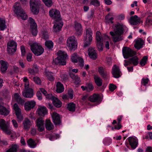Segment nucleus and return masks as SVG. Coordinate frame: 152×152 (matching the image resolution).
<instances>
[{"instance_id": "obj_1", "label": "nucleus", "mask_w": 152, "mask_h": 152, "mask_svg": "<svg viewBox=\"0 0 152 152\" xmlns=\"http://www.w3.org/2000/svg\"><path fill=\"white\" fill-rule=\"evenodd\" d=\"M58 56L53 59L52 64L53 65H64L66 64L65 60L67 55L64 51L59 50L58 52Z\"/></svg>"}, {"instance_id": "obj_2", "label": "nucleus", "mask_w": 152, "mask_h": 152, "mask_svg": "<svg viewBox=\"0 0 152 152\" xmlns=\"http://www.w3.org/2000/svg\"><path fill=\"white\" fill-rule=\"evenodd\" d=\"M13 12L18 17H20L23 20L27 19V16L26 12L21 7L19 3L16 2L13 6Z\"/></svg>"}, {"instance_id": "obj_3", "label": "nucleus", "mask_w": 152, "mask_h": 152, "mask_svg": "<svg viewBox=\"0 0 152 152\" xmlns=\"http://www.w3.org/2000/svg\"><path fill=\"white\" fill-rule=\"evenodd\" d=\"M31 49L33 53L37 56L41 55L43 52L44 49L38 43H34L30 44Z\"/></svg>"}, {"instance_id": "obj_4", "label": "nucleus", "mask_w": 152, "mask_h": 152, "mask_svg": "<svg viewBox=\"0 0 152 152\" xmlns=\"http://www.w3.org/2000/svg\"><path fill=\"white\" fill-rule=\"evenodd\" d=\"M86 36H85V42L84 46L86 47L89 46L91 43L92 40V31L90 28H88L86 29Z\"/></svg>"}, {"instance_id": "obj_5", "label": "nucleus", "mask_w": 152, "mask_h": 152, "mask_svg": "<svg viewBox=\"0 0 152 152\" xmlns=\"http://www.w3.org/2000/svg\"><path fill=\"white\" fill-rule=\"evenodd\" d=\"M124 26L123 23L117 22L116 23L113 24L112 28L113 29V32L116 34H123Z\"/></svg>"}, {"instance_id": "obj_6", "label": "nucleus", "mask_w": 152, "mask_h": 152, "mask_svg": "<svg viewBox=\"0 0 152 152\" xmlns=\"http://www.w3.org/2000/svg\"><path fill=\"white\" fill-rule=\"evenodd\" d=\"M40 1L36 0H30V8L32 12L34 14L39 13V5L40 4Z\"/></svg>"}, {"instance_id": "obj_7", "label": "nucleus", "mask_w": 152, "mask_h": 152, "mask_svg": "<svg viewBox=\"0 0 152 152\" xmlns=\"http://www.w3.org/2000/svg\"><path fill=\"white\" fill-rule=\"evenodd\" d=\"M67 46L70 50H75L77 46V42L73 36L69 37L67 40Z\"/></svg>"}, {"instance_id": "obj_8", "label": "nucleus", "mask_w": 152, "mask_h": 152, "mask_svg": "<svg viewBox=\"0 0 152 152\" xmlns=\"http://www.w3.org/2000/svg\"><path fill=\"white\" fill-rule=\"evenodd\" d=\"M122 53L124 58L127 59L134 56L136 53L130 48L124 47L122 48Z\"/></svg>"}, {"instance_id": "obj_9", "label": "nucleus", "mask_w": 152, "mask_h": 152, "mask_svg": "<svg viewBox=\"0 0 152 152\" xmlns=\"http://www.w3.org/2000/svg\"><path fill=\"white\" fill-rule=\"evenodd\" d=\"M96 46L100 51H102L103 49V41L101 33L97 31L96 33Z\"/></svg>"}, {"instance_id": "obj_10", "label": "nucleus", "mask_w": 152, "mask_h": 152, "mask_svg": "<svg viewBox=\"0 0 152 152\" xmlns=\"http://www.w3.org/2000/svg\"><path fill=\"white\" fill-rule=\"evenodd\" d=\"M9 124L3 119H0V128L6 133L8 135L11 134V132L9 130Z\"/></svg>"}, {"instance_id": "obj_11", "label": "nucleus", "mask_w": 152, "mask_h": 152, "mask_svg": "<svg viewBox=\"0 0 152 152\" xmlns=\"http://www.w3.org/2000/svg\"><path fill=\"white\" fill-rule=\"evenodd\" d=\"M124 62L125 63L124 64V65L125 67L131 64H133L134 66H136L139 63V58L137 56H135L128 60H125Z\"/></svg>"}, {"instance_id": "obj_12", "label": "nucleus", "mask_w": 152, "mask_h": 152, "mask_svg": "<svg viewBox=\"0 0 152 152\" xmlns=\"http://www.w3.org/2000/svg\"><path fill=\"white\" fill-rule=\"evenodd\" d=\"M17 44L13 40H11L7 43V51L10 54L15 52L17 49Z\"/></svg>"}, {"instance_id": "obj_13", "label": "nucleus", "mask_w": 152, "mask_h": 152, "mask_svg": "<svg viewBox=\"0 0 152 152\" xmlns=\"http://www.w3.org/2000/svg\"><path fill=\"white\" fill-rule=\"evenodd\" d=\"M30 23V28L32 34L34 36H36L37 33V25L35 20L31 17L29 19Z\"/></svg>"}, {"instance_id": "obj_14", "label": "nucleus", "mask_w": 152, "mask_h": 152, "mask_svg": "<svg viewBox=\"0 0 152 152\" xmlns=\"http://www.w3.org/2000/svg\"><path fill=\"white\" fill-rule=\"evenodd\" d=\"M72 61L74 63H78L81 66H83L84 65V61L81 57L77 56L76 53H74L71 56Z\"/></svg>"}, {"instance_id": "obj_15", "label": "nucleus", "mask_w": 152, "mask_h": 152, "mask_svg": "<svg viewBox=\"0 0 152 152\" xmlns=\"http://www.w3.org/2000/svg\"><path fill=\"white\" fill-rule=\"evenodd\" d=\"M50 16L56 20V21H58L60 19V12L56 9H52L49 11Z\"/></svg>"}, {"instance_id": "obj_16", "label": "nucleus", "mask_w": 152, "mask_h": 152, "mask_svg": "<svg viewBox=\"0 0 152 152\" xmlns=\"http://www.w3.org/2000/svg\"><path fill=\"white\" fill-rule=\"evenodd\" d=\"M13 109L15 112L17 118L19 121L20 122L23 120V117L21 114V110L17 104L15 103L14 104Z\"/></svg>"}, {"instance_id": "obj_17", "label": "nucleus", "mask_w": 152, "mask_h": 152, "mask_svg": "<svg viewBox=\"0 0 152 152\" xmlns=\"http://www.w3.org/2000/svg\"><path fill=\"white\" fill-rule=\"evenodd\" d=\"M36 125L38 130L40 132H43L45 129L44 121L41 118H38L36 121Z\"/></svg>"}, {"instance_id": "obj_18", "label": "nucleus", "mask_w": 152, "mask_h": 152, "mask_svg": "<svg viewBox=\"0 0 152 152\" xmlns=\"http://www.w3.org/2000/svg\"><path fill=\"white\" fill-rule=\"evenodd\" d=\"M110 34L112 36L113 41L114 42H118L123 39V37L122 36L123 34H116L112 31L110 32Z\"/></svg>"}, {"instance_id": "obj_19", "label": "nucleus", "mask_w": 152, "mask_h": 152, "mask_svg": "<svg viewBox=\"0 0 152 152\" xmlns=\"http://www.w3.org/2000/svg\"><path fill=\"white\" fill-rule=\"evenodd\" d=\"M23 96L26 98H31L34 95L33 89L31 88L24 90L22 93Z\"/></svg>"}, {"instance_id": "obj_20", "label": "nucleus", "mask_w": 152, "mask_h": 152, "mask_svg": "<svg viewBox=\"0 0 152 152\" xmlns=\"http://www.w3.org/2000/svg\"><path fill=\"white\" fill-rule=\"evenodd\" d=\"M112 73L114 77L118 78L121 76V72L118 66L116 65L114 66L112 69Z\"/></svg>"}, {"instance_id": "obj_21", "label": "nucleus", "mask_w": 152, "mask_h": 152, "mask_svg": "<svg viewBox=\"0 0 152 152\" xmlns=\"http://www.w3.org/2000/svg\"><path fill=\"white\" fill-rule=\"evenodd\" d=\"M53 122L55 125H59L61 123V121L59 115L56 112L53 113L52 115Z\"/></svg>"}, {"instance_id": "obj_22", "label": "nucleus", "mask_w": 152, "mask_h": 152, "mask_svg": "<svg viewBox=\"0 0 152 152\" xmlns=\"http://www.w3.org/2000/svg\"><path fill=\"white\" fill-rule=\"evenodd\" d=\"M128 139L132 148L133 149H135L138 144L137 139L136 138L133 137H129Z\"/></svg>"}, {"instance_id": "obj_23", "label": "nucleus", "mask_w": 152, "mask_h": 152, "mask_svg": "<svg viewBox=\"0 0 152 152\" xmlns=\"http://www.w3.org/2000/svg\"><path fill=\"white\" fill-rule=\"evenodd\" d=\"M32 124V122L27 118L24 119L23 123V129L26 131H28Z\"/></svg>"}, {"instance_id": "obj_24", "label": "nucleus", "mask_w": 152, "mask_h": 152, "mask_svg": "<svg viewBox=\"0 0 152 152\" xmlns=\"http://www.w3.org/2000/svg\"><path fill=\"white\" fill-rule=\"evenodd\" d=\"M63 25V22L61 20L56 21L53 27V31L56 32L61 30Z\"/></svg>"}, {"instance_id": "obj_25", "label": "nucleus", "mask_w": 152, "mask_h": 152, "mask_svg": "<svg viewBox=\"0 0 152 152\" xmlns=\"http://www.w3.org/2000/svg\"><path fill=\"white\" fill-rule=\"evenodd\" d=\"M98 72L100 75L105 79L108 78L109 76V73L105 69L102 67H100L99 68Z\"/></svg>"}, {"instance_id": "obj_26", "label": "nucleus", "mask_w": 152, "mask_h": 152, "mask_svg": "<svg viewBox=\"0 0 152 152\" xmlns=\"http://www.w3.org/2000/svg\"><path fill=\"white\" fill-rule=\"evenodd\" d=\"M36 104V102L34 100L28 101L25 104V109L26 111H29L33 108Z\"/></svg>"}, {"instance_id": "obj_27", "label": "nucleus", "mask_w": 152, "mask_h": 152, "mask_svg": "<svg viewBox=\"0 0 152 152\" xmlns=\"http://www.w3.org/2000/svg\"><path fill=\"white\" fill-rule=\"evenodd\" d=\"M88 54L91 58L93 60H95L96 59L97 53L94 48L92 47L89 48L88 51Z\"/></svg>"}, {"instance_id": "obj_28", "label": "nucleus", "mask_w": 152, "mask_h": 152, "mask_svg": "<svg viewBox=\"0 0 152 152\" xmlns=\"http://www.w3.org/2000/svg\"><path fill=\"white\" fill-rule=\"evenodd\" d=\"M89 100L91 102H101L102 101L100 96L98 94H94L90 96L89 98Z\"/></svg>"}, {"instance_id": "obj_29", "label": "nucleus", "mask_w": 152, "mask_h": 152, "mask_svg": "<svg viewBox=\"0 0 152 152\" xmlns=\"http://www.w3.org/2000/svg\"><path fill=\"white\" fill-rule=\"evenodd\" d=\"M140 18L136 15L131 17L129 20L130 24L133 25H136L140 23Z\"/></svg>"}, {"instance_id": "obj_30", "label": "nucleus", "mask_w": 152, "mask_h": 152, "mask_svg": "<svg viewBox=\"0 0 152 152\" xmlns=\"http://www.w3.org/2000/svg\"><path fill=\"white\" fill-rule=\"evenodd\" d=\"M75 28L76 31V33L78 36H80L82 34V27L81 24L79 23L75 22Z\"/></svg>"}, {"instance_id": "obj_31", "label": "nucleus", "mask_w": 152, "mask_h": 152, "mask_svg": "<svg viewBox=\"0 0 152 152\" xmlns=\"http://www.w3.org/2000/svg\"><path fill=\"white\" fill-rule=\"evenodd\" d=\"M143 44V40L141 39H139L136 41L134 46L136 49L139 50L142 47Z\"/></svg>"}, {"instance_id": "obj_32", "label": "nucleus", "mask_w": 152, "mask_h": 152, "mask_svg": "<svg viewBox=\"0 0 152 152\" xmlns=\"http://www.w3.org/2000/svg\"><path fill=\"white\" fill-rule=\"evenodd\" d=\"M47 110L45 107H41L39 108L38 109V113L41 116H43L47 113Z\"/></svg>"}, {"instance_id": "obj_33", "label": "nucleus", "mask_w": 152, "mask_h": 152, "mask_svg": "<svg viewBox=\"0 0 152 152\" xmlns=\"http://www.w3.org/2000/svg\"><path fill=\"white\" fill-rule=\"evenodd\" d=\"M94 77L95 83L96 86L99 87L101 86L102 84V79L98 76L96 75H94Z\"/></svg>"}, {"instance_id": "obj_34", "label": "nucleus", "mask_w": 152, "mask_h": 152, "mask_svg": "<svg viewBox=\"0 0 152 152\" xmlns=\"http://www.w3.org/2000/svg\"><path fill=\"white\" fill-rule=\"evenodd\" d=\"M56 91L58 93H61L63 92L64 90V88L63 85L60 82H58L56 84Z\"/></svg>"}, {"instance_id": "obj_35", "label": "nucleus", "mask_w": 152, "mask_h": 152, "mask_svg": "<svg viewBox=\"0 0 152 152\" xmlns=\"http://www.w3.org/2000/svg\"><path fill=\"white\" fill-rule=\"evenodd\" d=\"M0 63L1 65V69L2 72H4L7 69V62L3 60H1L0 61Z\"/></svg>"}, {"instance_id": "obj_36", "label": "nucleus", "mask_w": 152, "mask_h": 152, "mask_svg": "<svg viewBox=\"0 0 152 152\" xmlns=\"http://www.w3.org/2000/svg\"><path fill=\"white\" fill-rule=\"evenodd\" d=\"M9 113V111L5 107L0 105V114L4 116L7 115Z\"/></svg>"}, {"instance_id": "obj_37", "label": "nucleus", "mask_w": 152, "mask_h": 152, "mask_svg": "<svg viewBox=\"0 0 152 152\" xmlns=\"http://www.w3.org/2000/svg\"><path fill=\"white\" fill-rule=\"evenodd\" d=\"M113 20L114 18L108 14L105 17L104 22L106 24H113L114 23Z\"/></svg>"}, {"instance_id": "obj_38", "label": "nucleus", "mask_w": 152, "mask_h": 152, "mask_svg": "<svg viewBox=\"0 0 152 152\" xmlns=\"http://www.w3.org/2000/svg\"><path fill=\"white\" fill-rule=\"evenodd\" d=\"M18 148V145L16 144H12L6 152H17Z\"/></svg>"}, {"instance_id": "obj_39", "label": "nucleus", "mask_w": 152, "mask_h": 152, "mask_svg": "<svg viewBox=\"0 0 152 152\" xmlns=\"http://www.w3.org/2000/svg\"><path fill=\"white\" fill-rule=\"evenodd\" d=\"M45 127L47 129L50 131L53 129L54 128V126L50 120H46Z\"/></svg>"}, {"instance_id": "obj_40", "label": "nucleus", "mask_w": 152, "mask_h": 152, "mask_svg": "<svg viewBox=\"0 0 152 152\" xmlns=\"http://www.w3.org/2000/svg\"><path fill=\"white\" fill-rule=\"evenodd\" d=\"M53 45V43L51 40L46 41L45 42V46L49 50H52Z\"/></svg>"}, {"instance_id": "obj_41", "label": "nucleus", "mask_w": 152, "mask_h": 152, "mask_svg": "<svg viewBox=\"0 0 152 152\" xmlns=\"http://www.w3.org/2000/svg\"><path fill=\"white\" fill-rule=\"evenodd\" d=\"M53 103L54 105L57 107H60L61 106V102L57 98L55 97L53 99Z\"/></svg>"}, {"instance_id": "obj_42", "label": "nucleus", "mask_w": 152, "mask_h": 152, "mask_svg": "<svg viewBox=\"0 0 152 152\" xmlns=\"http://www.w3.org/2000/svg\"><path fill=\"white\" fill-rule=\"evenodd\" d=\"M76 108V104L73 102H70L68 104L67 108L70 111L73 112L75 111Z\"/></svg>"}, {"instance_id": "obj_43", "label": "nucleus", "mask_w": 152, "mask_h": 152, "mask_svg": "<svg viewBox=\"0 0 152 152\" xmlns=\"http://www.w3.org/2000/svg\"><path fill=\"white\" fill-rule=\"evenodd\" d=\"M70 77L75 80L74 83L76 84H79L80 82V78L77 76L73 74H70Z\"/></svg>"}, {"instance_id": "obj_44", "label": "nucleus", "mask_w": 152, "mask_h": 152, "mask_svg": "<svg viewBox=\"0 0 152 152\" xmlns=\"http://www.w3.org/2000/svg\"><path fill=\"white\" fill-rule=\"evenodd\" d=\"M6 28L5 20L2 18H0V30L3 31Z\"/></svg>"}, {"instance_id": "obj_45", "label": "nucleus", "mask_w": 152, "mask_h": 152, "mask_svg": "<svg viewBox=\"0 0 152 152\" xmlns=\"http://www.w3.org/2000/svg\"><path fill=\"white\" fill-rule=\"evenodd\" d=\"M27 144L28 145L32 148H35L37 145V144L31 138L29 139L27 141Z\"/></svg>"}, {"instance_id": "obj_46", "label": "nucleus", "mask_w": 152, "mask_h": 152, "mask_svg": "<svg viewBox=\"0 0 152 152\" xmlns=\"http://www.w3.org/2000/svg\"><path fill=\"white\" fill-rule=\"evenodd\" d=\"M87 92L92 91L94 89V86L92 82H88L86 84Z\"/></svg>"}, {"instance_id": "obj_47", "label": "nucleus", "mask_w": 152, "mask_h": 152, "mask_svg": "<svg viewBox=\"0 0 152 152\" xmlns=\"http://www.w3.org/2000/svg\"><path fill=\"white\" fill-rule=\"evenodd\" d=\"M148 59V56H144L141 60L140 64L142 66H145L146 64Z\"/></svg>"}, {"instance_id": "obj_48", "label": "nucleus", "mask_w": 152, "mask_h": 152, "mask_svg": "<svg viewBox=\"0 0 152 152\" xmlns=\"http://www.w3.org/2000/svg\"><path fill=\"white\" fill-rule=\"evenodd\" d=\"M38 71V69L37 67H34L33 68H29L28 69V72L31 74L34 75Z\"/></svg>"}, {"instance_id": "obj_49", "label": "nucleus", "mask_w": 152, "mask_h": 152, "mask_svg": "<svg viewBox=\"0 0 152 152\" xmlns=\"http://www.w3.org/2000/svg\"><path fill=\"white\" fill-rule=\"evenodd\" d=\"M46 6L48 7H51L53 4L52 0H42Z\"/></svg>"}, {"instance_id": "obj_50", "label": "nucleus", "mask_w": 152, "mask_h": 152, "mask_svg": "<svg viewBox=\"0 0 152 152\" xmlns=\"http://www.w3.org/2000/svg\"><path fill=\"white\" fill-rule=\"evenodd\" d=\"M46 75L48 79L50 81H53L54 80V78L52 75V73L51 72H48L46 73Z\"/></svg>"}, {"instance_id": "obj_51", "label": "nucleus", "mask_w": 152, "mask_h": 152, "mask_svg": "<svg viewBox=\"0 0 152 152\" xmlns=\"http://www.w3.org/2000/svg\"><path fill=\"white\" fill-rule=\"evenodd\" d=\"M90 4L96 7H99L100 5V2L98 0H91Z\"/></svg>"}, {"instance_id": "obj_52", "label": "nucleus", "mask_w": 152, "mask_h": 152, "mask_svg": "<svg viewBox=\"0 0 152 152\" xmlns=\"http://www.w3.org/2000/svg\"><path fill=\"white\" fill-rule=\"evenodd\" d=\"M146 23L148 25H152V16L151 15L148 16L146 21Z\"/></svg>"}, {"instance_id": "obj_53", "label": "nucleus", "mask_w": 152, "mask_h": 152, "mask_svg": "<svg viewBox=\"0 0 152 152\" xmlns=\"http://www.w3.org/2000/svg\"><path fill=\"white\" fill-rule=\"evenodd\" d=\"M149 81V80L148 78H143L142 79L141 82V83L144 86H145L146 84L148 83Z\"/></svg>"}, {"instance_id": "obj_54", "label": "nucleus", "mask_w": 152, "mask_h": 152, "mask_svg": "<svg viewBox=\"0 0 152 152\" xmlns=\"http://www.w3.org/2000/svg\"><path fill=\"white\" fill-rule=\"evenodd\" d=\"M42 37L45 40L49 38V36L47 32L45 31H43Z\"/></svg>"}, {"instance_id": "obj_55", "label": "nucleus", "mask_w": 152, "mask_h": 152, "mask_svg": "<svg viewBox=\"0 0 152 152\" xmlns=\"http://www.w3.org/2000/svg\"><path fill=\"white\" fill-rule=\"evenodd\" d=\"M116 88V86L113 84H110L109 86V88L111 91H113Z\"/></svg>"}, {"instance_id": "obj_56", "label": "nucleus", "mask_w": 152, "mask_h": 152, "mask_svg": "<svg viewBox=\"0 0 152 152\" xmlns=\"http://www.w3.org/2000/svg\"><path fill=\"white\" fill-rule=\"evenodd\" d=\"M34 80V82L37 84H40L41 81L39 78L37 77H35L33 79Z\"/></svg>"}, {"instance_id": "obj_57", "label": "nucleus", "mask_w": 152, "mask_h": 152, "mask_svg": "<svg viewBox=\"0 0 152 152\" xmlns=\"http://www.w3.org/2000/svg\"><path fill=\"white\" fill-rule=\"evenodd\" d=\"M32 54L31 53H28L27 56V60L28 61H31V60Z\"/></svg>"}, {"instance_id": "obj_58", "label": "nucleus", "mask_w": 152, "mask_h": 152, "mask_svg": "<svg viewBox=\"0 0 152 152\" xmlns=\"http://www.w3.org/2000/svg\"><path fill=\"white\" fill-rule=\"evenodd\" d=\"M20 49L22 56H24L26 53V50L25 47L23 46H21L20 47Z\"/></svg>"}, {"instance_id": "obj_59", "label": "nucleus", "mask_w": 152, "mask_h": 152, "mask_svg": "<svg viewBox=\"0 0 152 152\" xmlns=\"http://www.w3.org/2000/svg\"><path fill=\"white\" fill-rule=\"evenodd\" d=\"M45 96L46 98L51 99L52 100H53V99L55 97L53 96L51 94H47Z\"/></svg>"}, {"instance_id": "obj_60", "label": "nucleus", "mask_w": 152, "mask_h": 152, "mask_svg": "<svg viewBox=\"0 0 152 152\" xmlns=\"http://www.w3.org/2000/svg\"><path fill=\"white\" fill-rule=\"evenodd\" d=\"M37 96L39 100H41L42 99V94L40 91H38L37 93Z\"/></svg>"}, {"instance_id": "obj_61", "label": "nucleus", "mask_w": 152, "mask_h": 152, "mask_svg": "<svg viewBox=\"0 0 152 152\" xmlns=\"http://www.w3.org/2000/svg\"><path fill=\"white\" fill-rule=\"evenodd\" d=\"M12 124L14 126L15 128H17L18 127V124L17 122V121L14 119H13L12 120Z\"/></svg>"}, {"instance_id": "obj_62", "label": "nucleus", "mask_w": 152, "mask_h": 152, "mask_svg": "<svg viewBox=\"0 0 152 152\" xmlns=\"http://www.w3.org/2000/svg\"><path fill=\"white\" fill-rule=\"evenodd\" d=\"M117 18L118 20H122L124 18V16L123 15L121 14L118 15L117 17Z\"/></svg>"}, {"instance_id": "obj_63", "label": "nucleus", "mask_w": 152, "mask_h": 152, "mask_svg": "<svg viewBox=\"0 0 152 152\" xmlns=\"http://www.w3.org/2000/svg\"><path fill=\"white\" fill-rule=\"evenodd\" d=\"M68 95H69V97L71 99H73V92L72 91H69L68 92Z\"/></svg>"}, {"instance_id": "obj_64", "label": "nucleus", "mask_w": 152, "mask_h": 152, "mask_svg": "<svg viewBox=\"0 0 152 152\" xmlns=\"http://www.w3.org/2000/svg\"><path fill=\"white\" fill-rule=\"evenodd\" d=\"M106 61L108 64L110 65L112 63L111 58L110 57H107L106 59Z\"/></svg>"}]
</instances>
